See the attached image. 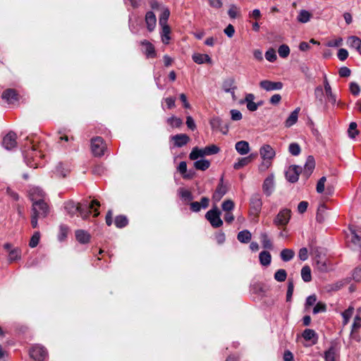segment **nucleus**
<instances>
[{"mask_svg":"<svg viewBox=\"0 0 361 361\" xmlns=\"http://www.w3.org/2000/svg\"><path fill=\"white\" fill-rule=\"evenodd\" d=\"M50 213V207L46 202L32 203L31 208V226L33 228L38 226V219L46 218Z\"/></svg>","mask_w":361,"mask_h":361,"instance_id":"obj_1","label":"nucleus"},{"mask_svg":"<svg viewBox=\"0 0 361 361\" xmlns=\"http://www.w3.org/2000/svg\"><path fill=\"white\" fill-rule=\"evenodd\" d=\"M106 149V145L102 137L97 136L91 139V150L94 157L103 156Z\"/></svg>","mask_w":361,"mask_h":361,"instance_id":"obj_2","label":"nucleus"},{"mask_svg":"<svg viewBox=\"0 0 361 361\" xmlns=\"http://www.w3.org/2000/svg\"><path fill=\"white\" fill-rule=\"evenodd\" d=\"M220 216L221 212L219 208L215 206L206 213L205 218L213 228H219L223 225V221L221 219Z\"/></svg>","mask_w":361,"mask_h":361,"instance_id":"obj_3","label":"nucleus"},{"mask_svg":"<svg viewBox=\"0 0 361 361\" xmlns=\"http://www.w3.org/2000/svg\"><path fill=\"white\" fill-rule=\"evenodd\" d=\"M315 97L319 104L334 105L336 102V96L333 92H316Z\"/></svg>","mask_w":361,"mask_h":361,"instance_id":"obj_4","label":"nucleus"},{"mask_svg":"<svg viewBox=\"0 0 361 361\" xmlns=\"http://www.w3.org/2000/svg\"><path fill=\"white\" fill-rule=\"evenodd\" d=\"M262 201L259 194L252 195L250 202V214L254 216H258L262 210Z\"/></svg>","mask_w":361,"mask_h":361,"instance_id":"obj_5","label":"nucleus"},{"mask_svg":"<svg viewBox=\"0 0 361 361\" xmlns=\"http://www.w3.org/2000/svg\"><path fill=\"white\" fill-rule=\"evenodd\" d=\"M4 248L7 251L8 261L9 263L18 261L21 259L22 251L19 247H14L11 243H6L4 245Z\"/></svg>","mask_w":361,"mask_h":361,"instance_id":"obj_6","label":"nucleus"},{"mask_svg":"<svg viewBox=\"0 0 361 361\" xmlns=\"http://www.w3.org/2000/svg\"><path fill=\"white\" fill-rule=\"evenodd\" d=\"M291 217V211L289 209H283L276 216L274 219V224L276 226H286Z\"/></svg>","mask_w":361,"mask_h":361,"instance_id":"obj_7","label":"nucleus"},{"mask_svg":"<svg viewBox=\"0 0 361 361\" xmlns=\"http://www.w3.org/2000/svg\"><path fill=\"white\" fill-rule=\"evenodd\" d=\"M30 355L35 361H44L47 356V351L44 346L36 344L30 350Z\"/></svg>","mask_w":361,"mask_h":361,"instance_id":"obj_8","label":"nucleus"},{"mask_svg":"<svg viewBox=\"0 0 361 361\" xmlns=\"http://www.w3.org/2000/svg\"><path fill=\"white\" fill-rule=\"evenodd\" d=\"M324 359L325 361H336L339 357V348L338 343L331 342L329 348L324 353Z\"/></svg>","mask_w":361,"mask_h":361,"instance_id":"obj_9","label":"nucleus"},{"mask_svg":"<svg viewBox=\"0 0 361 361\" xmlns=\"http://www.w3.org/2000/svg\"><path fill=\"white\" fill-rule=\"evenodd\" d=\"M17 135L13 132L10 131L3 138L2 145L7 150H12L17 147Z\"/></svg>","mask_w":361,"mask_h":361,"instance_id":"obj_10","label":"nucleus"},{"mask_svg":"<svg viewBox=\"0 0 361 361\" xmlns=\"http://www.w3.org/2000/svg\"><path fill=\"white\" fill-rule=\"evenodd\" d=\"M302 169L299 166L292 165L286 171V178L290 183H295L298 180Z\"/></svg>","mask_w":361,"mask_h":361,"instance_id":"obj_11","label":"nucleus"},{"mask_svg":"<svg viewBox=\"0 0 361 361\" xmlns=\"http://www.w3.org/2000/svg\"><path fill=\"white\" fill-rule=\"evenodd\" d=\"M227 187L224 184L223 176L220 178L219 183L214 191L212 199L214 202H219L226 194Z\"/></svg>","mask_w":361,"mask_h":361,"instance_id":"obj_12","label":"nucleus"},{"mask_svg":"<svg viewBox=\"0 0 361 361\" xmlns=\"http://www.w3.org/2000/svg\"><path fill=\"white\" fill-rule=\"evenodd\" d=\"M94 207H100V203L97 200H92L89 205H86L85 207H82V205L80 206L78 213L82 219H86L88 218L90 213L92 212L91 209H93Z\"/></svg>","mask_w":361,"mask_h":361,"instance_id":"obj_13","label":"nucleus"},{"mask_svg":"<svg viewBox=\"0 0 361 361\" xmlns=\"http://www.w3.org/2000/svg\"><path fill=\"white\" fill-rule=\"evenodd\" d=\"M140 44L145 48L144 54L147 59H154L157 57V51L152 42L145 39L140 42Z\"/></svg>","mask_w":361,"mask_h":361,"instance_id":"obj_14","label":"nucleus"},{"mask_svg":"<svg viewBox=\"0 0 361 361\" xmlns=\"http://www.w3.org/2000/svg\"><path fill=\"white\" fill-rule=\"evenodd\" d=\"M255 95L252 94H247L244 99H241L240 104H247V108L250 111H255L257 109L258 106L262 105V102L255 103L254 102Z\"/></svg>","mask_w":361,"mask_h":361,"instance_id":"obj_15","label":"nucleus"},{"mask_svg":"<svg viewBox=\"0 0 361 361\" xmlns=\"http://www.w3.org/2000/svg\"><path fill=\"white\" fill-rule=\"evenodd\" d=\"M20 96L18 92H3L1 99L8 104H16L18 102Z\"/></svg>","mask_w":361,"mask_h":361,"instance_id":"obj_16","label":"nucleus"},{"mask_svg":"<svg viewBox=\"0 0 361 361\" xmlns=\"http://www.w3.org/2000/svg\"><path fill=\"white\" fill-rule=\"evenodd\" d=\"M46 194L39 188H33L30 190V198L32 203L36 202H45Z\"/></svg>","mask_w":361,"mask_h":361,"instance_id":"obj_17","label":"nucleus"},{"mask_svg":"<svg viewBox=\"0 0 361 361\" xmlns=\"http://www.w3.org/2000/svg\"><path fill=\"white\" fill-rule=\"evenodd\" d=\"M274 188V176L273 174L268 176L264 180L262 190L264 193L269 196L273 192Z\"/></svg>","mask_w":361,"mask_h":361,"instance_id":"obj_18","label":"nucleus"},{"mask_svg":"<svg viewBox=\"0 0 361 361\" xmlns=\"http://www.w3.org/2000/svg\"><path fill=\"white\" fill-rule=\"evenodd\" d=\"M209 200L207 197H202L200 202H192L190 204V209L193 212H198L202 208L206 209L209 207Z\"/></svg>","mask_w":361,"mask_h":361,"instance_id":"obj_19","label":"nucleus"},{"mask_svg":"<svg viewBox=\"0 0 361 361\" xmlns=\"http://www.w3.org/2000/svg\"><path fill=\"white\" fill-rule=\"evenodd\" d=\"M209 123L212 130L221 131L223 134L226 135L228 133V126H223L222 120L219 117H214L212 118Z\"/></svg>","mask_w":361,"mask_h":361,"instance_id":"obj_20","label":"nucleus"},{"mask_svg":"<svg viewBox=\"0 0 361 361\" xmlns=\"http://www.w3.org/2000/svg\"><path fill=\"white\" fill-rule=\"evenodd\" d=\"M171 140L173 141L174 147H181L187 145L190 139L188 135L181 133L172 136Z\"/></svg>","mask_w":361,"mask_h":361,"instance_id":"obj_21","label":"nucleus"},{"mask_svg":"<svg viewBox=\"0 0 361 361\" xmlns=\"http://www.w3.org/2000/svg\"><path fill=\"white\" fill-rule=\"evenodd\" d=\"M259 153L264 160H271L275 157V151L269 145H263L260 149Z\"/></svg>","mask_w":361,"mask_h":361,"instance_id":"obj_22","label":"nucleus"},{"mask_svg":"<svg viewBox=\"0 0 361 361\" xmlns=\"http://www.w3.org/2000/svg\"><path fill=\"white\" fill-rule=\"evenodd\" d=\"M80 203H75L73 200H68L64 203V209L68 215L73 216L77 214L80 208Z\"/></svg>","mask_w":361,"mask_h":361,"instance_id":"obj_23","label":"nucleus"},{"mask_svg":"<svg viewBox=\"0 0 361 361\" xmlns=\"http://www.w3.org/2000/svg\"><path fill=\"white\" fill-rule=\"evenodd\" d=\"M161 42L167 45L171 40V29L169 25H161Z\"/></svg>","mask_w":361,"mask_h":361,"instance_id":"obj_24","label":"nucleus"},{"mask_svg":"<svg viewBox=\"0 0 361 361\" xmlns=\"http://www.w3.org/2000/svg\"><path fill=\"white\" fill-rule=\"evenodd\" d=\"M145 20L148 31L152 32L157 25V18L154 13L152 11H147L145 14Z\"/></svg>","mask_w":361,"mask_h":361,"instance_id":"obj_25","label":"nucleus"},{"mask_svg":"<svg viewBox=\"0 0 361 361\" xmlns=\"http://www.w3.org/2000/svg\"><path fill=\"white\" fill-rule=\"evenodd\" d=\"M260 87L266 90H281L283 85L281 82H271L269 80H263L260 82Z\"/></svg>","mask_w":361,"mask_h":361,"instance_id":"obj_26","label":"nucleus"},{"mask_svg":"<svg viewBox=\"0 0 361 361\" xmlns=\"http://www.w3.org/2000/svg\"><path fill=\"white\" fill-rule=\"evenodd\" d=\"M315 167V161L314 159L312 156H309L307 159L306 163L305 164L303 175L306 176V178H308L312 174L314 169Z\"/></svg>","mask_w":361,"mask_h":361,"instance_id":"obj_27","label":"nucleus"},{"mask_svg":"<svg viewBox=\"0 0 361 361\" xmlns=\"http://www.w3.org/2000/svg\"><path fill=\"white\" fill-rule=\"evenodd\" d=\"M193 61L197 64L212 63V59L208 54L195 53L192 56Z\"/></svg>","mask_w":361,"mask_h":361,"instance_id":"obj_28","label":"nucleus"},{"mask_svg":"<svg viewBox=\"0 0 361 361\" xmlns=\"http://www.w3.org/2000/svg\"><path fill=\"white\" fill-rule=\"evenodd\" d=\"M235 148L240 155H245L248 154L250 150L248 142L245 140L237 142L235 143Z\"/></svg>","mask_w":361,"mask_h":361,"instance_id":"obj_29","label":"nucleus"},{"mask_svg":"<svg viewBox=\"0 0 361 361\" xmlns=\"http://www.w3.org/2000/svg\"><path fill=\"white\" fill-rule=\"evenodd\" d=\"M75 238L81 244H87L90 241L91 235L84 230L75 231Z\"/></svg>","mask_w":361,"mask_h":361,"instance_id":"obj_30","label":"nucleus"},{"mask_svg":"<svg viewBox=\"0 0 361 361\" xmlns=\"http://www.w3.org/2000/svg\"><path fill=\"white\" fill-rule=\"evenodd\" d=\"M300 110V108H297L290 113L284 122L285 127L290 128L297 123Z\"/></svg>","mask_w":361,"mask_h":361,"instance_id":"obj_31","label":"nucleus"},{"mask_svg":"<svg viewBox=\"0 0 361 361\" xmlns=\"http://www.w3.org/2000/svg\"><path fill=\"white\" fill-rule=\"evenodd\" d=\"M305 341H312V344H316L318 341V336L313 329H306L302 334Z\"/></svg>","mask_w":361,"mask_h":361,"instance_id":"obj_32","label":"nucleus"},{"mask_svg":"<svg viewBox=\"0 0 361 361\" xmlns=\"http://www.w3.org/2000/svg\"><path fill=\"white\" fill-rule=\"evenodd\" d=\"M252 234L248 230H243L238 233L237 239L242 243H247L251 240Z\"/></svg>","mask_w":361,"mask_h":361,"instance_id":"obj_33","label":"nucleus"},{"mask_svg":"<svg viewBox=\"0 0 361 361\" xmlns=\"http://www.w3.org/2000/svg\"><path fill=\"white\" fill-rule=\"evenodd\" d=\"M178 195L180 199L186 202H191L193 200L192 192L184 188H179Z\"/></svg>","mask_w":361,"mask_h":361,"instance_id":"obj_34","label":"nucleus"},{"mask_svg":"<svg viewBox=\"0 0 361 361\" xmlns=\"http://www.w3.org/2000/svg\"><path fill=\"white\" fill-rule=\"evenodd\" d=\"M259 259L263 266H269L271 262V255L268 251H262L259 253Z\"/></svg>","mask_w":361,"mask_h":361,"instance_id":"obj_35","label":"nucleus"},{"mask_svg":"<svg viewBox=\"0 0 361 361\" xmlns=\"http://www.w3.org/2000/svg\"><path fill=\"white\" fill-rule=\"evenodd\" d=\"M327 207L324 204H321L317 209L316 219L319 223H323L325 220Z\"/></svg>","mask_w":361,"mask_h":361,"instance_id":"obj_36","label":"nucleus"},{"mask_svg":"<svg viewBox=\"0 0 361 361\" xmlns=\"http://www.w3.org/2000/svg\"><path fill=\"white\" fill-rule=\"evenodd\" d=\"M114 224L117 228H122L128 225V219L125 215H118L115 218Z\"/></svg>","mask_w":361,"mask_h":361,"instance_id":"obj_37","label":"nucleus"},{"mask_svg":"<svg viewBox=\"0 0 361 361\" xmlns=\"http://www.w3.org/2000/svg\"><path fill=\"white\" fill-rule=\"evenodd\" d=\"M260 240L264 248L269 250H271L273 248L271 240L267 233H262L260 234Z\"/></svg>","mask_w":361,"mask_h":361,"instance_id":"obj_38","label":"nucleus"},{"mask_svg":"<svg viewBox=\"0 0 361 361\" xmlns=\"http://www.w3.org/2000/svg\"><path fill=\"white\" fill-rule=\"evenodd\" d=\"M280 255L283 262H288L294 257L295 252L291 249H283Z\"/></svg>","mask_w":361,"mask_h":361,"instance_id":"obj_39","label":"nucleus"},{"mask_svg":"<svg viewBox=\"0 0 361 361\" xmlns=\"http://www.w3.org/2000/svg\"><path fill=\"white\" fill-rule=\"evenodd\" d=\"M210 166V161L206 159H200L195 161L194 167L197 170L205 171Z\"/></svg>","mask_w":361,"mask_h":361,"instance_id":"obj_40","label":"nucleus"},{"mask_svg":"<svg viewBox=\"0 0 361 361\" xmlns=\"http://www.w3.org/2000/svg\"><path fill=\"white\" fill-rule=\"evenodd\" d=\"M178 171L184 178L190 179L192 178V173H187V164L185 161L180 162L178 166Z\"/></svg>","mask_w":361,"mask_h":361,"instance_id":"obj_41","label":"nucleus"},{"mask_svg":"<svg viewBox=\"0 0 361 361\" xmlns=\"http://www.w3.org/2000/svg\"><path fill=\"white\" fill-rule=\"evenodd\" d=\"M354 312V307L353 306H349L347 310H345L344 312H342V317H343V324L345 326L348 322L350 319L352 317Z\"/></svg>","mask_w":361,"mask_h":361,"instance_id":"obj_42","label":"nucleus"},{"mask_svg":"<svg viewBox=\"0 0 361 361\" xmlns=\"http://www.w3.org/2000/svg\"><path fill=\"white\" fill-rule=\"evenodd\" d=\"M301 276L305 282H310L312 280L311 269L307 265L304 266L301 269Z\"/></svg>","mask_w":361,"mask_h":361,"instance_id":"obj_43","label":"nucleus"},{"mask_svg":"<svg viewBox=\"0 0 361 361\" xmlns=\"http://www.w3.org/2000/svg\"><path fill=\"white\" fill-rule=\"evenodd\" d=\"M170 16V11L168 8L163 9L159 19V25H169L168 20Z\"/></svg>","mask_w":361,"mask_h":361,"instance_id":"obj_44","label":"nucleus"},{"mask_svg":"<svg viewBox=\"0 0 361 361\" xmlns=\"http://www.w3.org/2000/svg\"><path fill=\"white\" fill-rule=\"evenodd\" d=\"M312 17V14L305 10H302L299 13L298 16V20L300 23H305L310 20V18Z\"/></svg>","mask_w":361,"mask_h":361,"instance_id":"obj_45","label":"nucleus"},{"mask_svg":"<svg viewBox=\"0 0 361 361\" xmlns=\"http://www.w3.org/2000/svg\"><path fill=\"white\" fill-rule=\"evenodd\" d=\"M287 278V272L283 269L277 270L274 274V279L279 282H283Z\"/></svg>","mask_w":361,"mask_h":361,"instance_id":"obj_46","label":"nucleus"},{"mask_svg":"<svg viewBox=\"0 0 361 361\" xmlns=\"http://www.w3.org/2000/svg\"><path fill=\"white\" fill-rule=\"evenodd\" d=\"M40 233L39 231H35L34 234L30 238V242H29V246L32 248H34L37 246V245L39 243L40 240Z\"/></svg>","mask_w":361,"mask_h":361,"instance_id":"obj_47","label":"nucleus"},{"mask_svg":"<svg viewBox=\"0 0 361 361\" xmlns=\"http://www.w3.org/2000/svg\"><path fill=\"white\" fill-rule=\"evenodd\" d=\"M219 151V147L215 145H212L202 149L204 155L215 154H217Z\"/></svg>","mask_w":361,"mask_h":361,"instance_id":"obj_48","label":"nucleus"},{"mask_svg":"<svg viewBox=\"0 0 361 361\" xmlns=\"http://www.w3.org/2000/svg\"><path fill=\"white\" fill-rule=\"evenodd\" d=\"M348 136L350 138H355L356 135L359 134V130L357 129V123L355 122H351L349 125L348 130Z\"/></svg>","mask_w":361,"mask_h":361,"instance_id":"obj_49","label":"nucleus"},{"mask_svg":"<svg viewBox=\"0 0 361 361\" xmlns=\"http://www.w3.org/2000/svg\"><path fill=\"white\" fill-rule=\"evenodd\" d=\"M204 154L202 152V149H200L198 147H195L192 149V152H190L189 157L191 160H196L199 157H204Z\"/></svg>","mask_w":361,"mask_h":361,"instance_id":"obj_50","label":"nucleus"},{"mask_svg":"<svg viewBox=\"0 0 361 361\" xmlns=\"http://www.w3.org/2000/svg\"><path fill=\"white\" fill-rule=\"evenodd\" d=\"M348 41L352 47L356 49L357 50H360L361 49V39L356 37L352 36L348 38Z\"/></svg>","mask_w":361,"mask_h":361,"instance_id":"obj_51","label":"nucleus"},{"mask_svg":"<svg viewBox=\"0 0 361 361\" xmlns=\"http://www.w3.org/2000/svg\"><path fill=\"white\" fill-rule=\"evenodd\" d=\"M167 123L173 128H179L183 124V121L180 118L171 116L167 119Z\"/></svg>","mask_w":361,"mask_h":361,"instance_id":"obj_52","label":"nucleus"},{"mask_svg":"<svg viewBox=\"0 0 361 361\" xmlns=\"http://www.w3.org/2000/svg\"><path fill=\"white\" fill-rule=\"evenodd\" d=\"M249 164H250L249 158H246V157L240 158L238 159V161L234 164L233 168L235 170H239V169H242L243 167L247 166Z\"/></svg>","mask_w":361,"mask_h":361,"instance_id":"obj_53","label":"nucleus"},{"mask_svg":"<svg viewBox=\"0 0 361 361\" xmlns=\"http://www.w3.org/2000/svg\"><path fill=\"white\" fill-rule=\"evenodd\" d=\"M289 152L293 156H298L300 153V147L296 142L290 143L288 147Z\"/></svg>","mask_w":361,"mask_h":361,"instance_id":"obj_54","label":"nucleus"},{"mask_svg":"<svg viewBox=\"0 0 361 361\" xmlns=\"http://www.w3.org/2000/svg\"><path fill=\"white\" fill-rule=\"evenodd\" d=\"M279 54L282 58H286L290 54V49L286 44H282L278 49Z\"/></svg>","mask_w":361,"mask_h":361,"instance_id":"obj_55","label":"nucleus"},{"mask_svg":"<svg viewBox=\"0 0 361 361\" xmlns=\"http://www.w3.org/2000/svg\"><path fill=\"white\" fill-rule=\"evenodd\" d=\"M360 327H361V317H360V315L357 314L354 318V321H353V323L352 325L351 334L357 331L359 329H360Z\"/></svg>","mask_w":361,"mask_h":361,"instance_id":"obj_56","label":"nucleus"},{"mask_svg":"<svg viewBox=\"0 0 361 361\" xmlns=\"http://www.w3.org/2000/svg\"><path fill=\"white\" fill-rule=\"evenodd\" d=\"M326 310V304L322 302H318L313 308V314H316L320 312H324Z\"/></svg>","mask_w":361,"mask_h":361,"instance_id":"obj_57","label":"nucleus"},{"mask_svg":"<svg viewBox=\"0 0 361 361\" xmlns=\"http://www.w3.org/2000/svg\"><path fill=\"white\" fill-rule=\"evenodd\" d=\"M350 241L355 246H360L361 245V236L357 235L355 231L351 232Z\"/></svg>","mask_w":361,"mask_h":361,"instance_id":"obj_58","label":"nucleus"},{"mask_svg":"<svg viewBox=\"0 0 361 361\" xmlns=\"http://www.w3.org/2000/svg\"><path fill=\"white\" fill-rule=\"evenodd\" d=\"M294 290V284L293 281L292 279H288V289L286 293V300L287 301H290L292 298V295Z\"/></svg>","mask_w":361,"mask_h":361,"instance_id":"obj_59","label":"nucleus"},{"mask_svg":"<svg viewBox=\"0 0 361 361\" xmlns=\"http://www.w3.org/2000/svg\"><path fill=\"white\" fill-rule=\"evenodd\" d=\"M234 208V202L231 200H225L222 204V209L226 212H229Z\"/></svg>","mask_w":361,"mask_h":361,"instance_id":"obj_60","label":"nucleus"},{"mask_svg":"<svg viewBox=\"0 0 361 361\" xmlns=\"http://www.w3.org/2000/svg\"><path fill=\"white\" fill-rule=\"evenodd\" d=\"M265 57H266V59L270 62L275 61L276 60V55L275 50L272 48L269 49L265 53Z\"/></svg>","mask_w":361,"mask_h":361,"instance_id":"obj_61","label":"nucleus"},{"mask_svg":"<svg viewBox=\"0 0 361 361\" xmlns=\"http://www.w3.org/2000/svg\"><path fill=\"white\" fill-rule=\"evenodd\" d=\"M326 180V177L322 176L317 182L316 190L318 193H322L324 192Z\"/></svg>","mask_w":361,"mask_h":361,"instance_id":"obj_62","label":"nucleus"},{"mask_svg":"<svg viewBox=\"0 0 361 361\" xmlns=\"http://www.w3.org/2000/svg\"><path fill=\"white\" fill-rule=\"evenodd\" d=\"M228 16L231 18H235L239 16V9L237 6L232 5L228 10Z\"/></svg>","mask_w":361,"mask_h":361,"instance_id":"obj_63","label":"nucleus"},{"mask_svg":"<svg viewBox=\"0 0 361 361\" xmlns=\"http://www.w3.org/2000/svg\"><path fill=\"white\" fill-rule=\"evenodd\" d=\"M353 279L356 281L361 280V267H357L353 270Z\"/></svg>","mask_w":361,"mask_h":361,"instance_id":"obj_64","label":"nucleus"}]
</instances>
